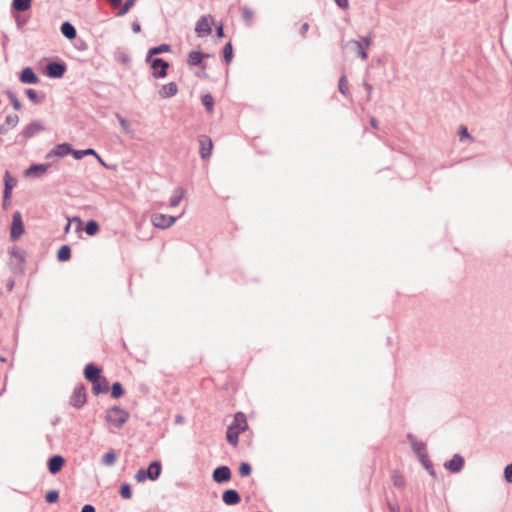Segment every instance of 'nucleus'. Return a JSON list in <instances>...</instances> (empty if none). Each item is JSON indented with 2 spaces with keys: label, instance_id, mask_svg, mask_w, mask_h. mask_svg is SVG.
Returning <instances> with one entry per match:
<instances>
[{
  "label": "nucleus",
  "instance_id": "obj_1",
  "mask_svg": "<svg viewBox=\"0 0 512 512\" xmlns=\"http://www.w3.org/2000/svg\"><path fill=\"white\" fill-rule=\"evenodd\" d=\"M105 421L113 427L120 429L130 418V414L124 408L114 405L106 410Z\"/></svg>",
  "mask_w": 512,
  "mask_h": 512
},
{
  "label": "nucleus",
  "instance_id": "obj_2",
  "mask_svg": "<svg viewBox=\"0 0 512 512\" xmlns=\"http://www.w3.org/2000/svg\"><path fill=\"white\" fill-rule=\"evenodd\" d=\"M371 45V37L361 36L358 40H349L346 43V47L351 51L355 52L358 57L363 60L368 58V48Z\"/></svg>",
  "mask_w": 512,
  "mask_h": 512
},
{
  "label": "nucleus",
  "instance_id": "obj_3",
  "mask_svg": "<svg viewBox=\"0 0 512 512\" xmlns=\"http://www.w3.org/2000/svg\"><path fill=\"white\" fill-rule=\"evenodd\" d=\"M145 62L150 65V68L152 69V76L154 78L162 79L168 75L170 64L163 58L151 57L148 59V56H146Z\"/></svg>",
  "mask_w": 512,
  "mask_h": 512
},
{
  "label": "nucleus",
  "instance_id": "obj_4",
  "mask_svg": "<svg viewBox=\"0 0 512 512\" xmlns=\"http://www.w3.org/2000/svg\"><path fill=\"white\" fill-rule=\"evenodd\" d=\"M67 71V65L64 61H49L44 68V73L48 78L60 79Z\"/></svg>",
  "mask_w": 512,
  "mask_h": 512
},
{
  "label": "nucleus",
  "instance_id": "obj_5",
  "mask_svg": "<svg viewBox=\"0 0 512 512\" xmlns=\"http://www.w3.org/2000/svg\"><path fill=\"white\" fill-rule=\"evenodd\" d=\"M87 402L86 387L83 383L77 384L69 398V404L76 408H82Z\"/></svg>",
  "mask_w": 512,
  "mask_h": 512
},
{
  "label": "nucleus",
  "instance_id": "obj_6",
  "mask_svg": "<svg viewBox=\"0 0 512 512\" xmlns=\"http://www.w3.org/2000/svg\"><path fill=\"white\" fill-rule=\"evenodd\" d=\"M25 232V227L22 215L19 211H15L12 215V222L10 226V239L12 241L18 240Z\"/></svg>",
  "mask_w": 512,
  "mask_h": 512
},
{
  "label": "nucleus",
  "instance_id": "obj_7",
  "mask_svg": "<svg viewBox=\"0 0 512 512\" xmlns=\"http://www.w3.org/2000/svg\"><path fill=\"white\" fill-rule=\"evenodd\" d=\"M178 218L177 216L155 213L152 215L151 221L156 228L167 229L174 225Z\"/></svg>",
  "mask_w": 512,
  "mask_h": 512
},
{
  "label": "nucleus",
  "instance_id": "obj_8",
  "mask_svg": "<svg viewBox=\"0 0 512 512\" xmlns=\"http://www.w3.org/2000/svg\"><path fill=\"white\" fill-rule=\"evenodd\" d=\"M213 26L216 32H223V27L221 25H215L212 16H202L196 24L195 32H212Z\"/></svg>",
  "mask_w": 512,
  "mask_h": 512
},
{
  "label": "nucleus",
  "instance_id": "obj_9",
  "mask_svg": "<svg viewBox=\"0 0 512 512\" xmlns=\"http://www.w3.org/2000/svg\"><path fill=\"white\" fill-rule=\"evenodd\" d=\"M464 465V457L459 453H455L450 460L444 462L443 467L450 473L456 474L463 470Z\"/></svg>",
  "mask_w": 512,
  "mask_h": 512
},
{
  "label": "nucleus",
  "instance_id": "obj_10",
  "mask_svg": "<svg viewBox=\"0 0 512 512\" xmlns=\"http://www.w3.org/2000/svg\"><path fill=\"white\" fill-rule=\"evenodd\" d=\"M232 478V472L229 466L220 465L217 466L212 472V479L217 484L227 483Z\"/></svg>",
  "mask_w": 512,
  "mask_h": 512
},
{
  "label": "nucleus",
  "instance_id": "obj_11",
  "mask_svg": "<svg viewBox=\"0 0 512 512\" xmlns=\"http://www.w3.org/2000/svg\"><path fill=\"white\" fill-rule=\"evenodd\" d=\"M414 453L417 455L420 463L423 465V467L428 472V474L430 476H432L434 479H436L437 478V473H436V471L434 469L432 461L429 459L428 452H427V449H426V445L421 447L420 451L414 452Z\"/></svg>",
  "mask_w": 512,
  "mask_h": 512
},
{
  "label": "nucleus",
  "instance_id": "obj_12",
  "mask_svg": "<svg viewBox=\"0 0 512 512\" xmlns=\"http://www.w3.org/2000/svg\"><path fill=\"white\" fill-rule=\"evenodd\" d=\"M72 151V144L68 142H63L60 144H57L52 148L47 154L45 155L46 159H51L53 157L57 158H64L67 155H70V152Z\"/></svg>",
  "mask_w": 512,
  "mask_h": 512
},
{
  "label": "nucleus",
  "instance_id": "obj_13",
  "mask_svg": "<svg viewBox=\"0 0 512 512\" xmlns=\"http://www.w3.org/2000/svg\"><path fill=\"white\" fill-rule=\"evenodd\" d=\"M44 130H45V127H44L43 122L40 120H34L25 126V128L21 132V135L24 138L29 139Z\"/></svg>",
  "mask_w": 512,
  "mask_h": 512
},
{
  "label": "nucleus",
  "instance_id": "obj_14",
  "mask_svg": "<svg viewBox=\"0 0 512 512\" xmlns=\"http://www.w3.org/2000/svg\"><path fill=\"white\" fill-rule=\"evenodd\" d=\"M198 141L200 145L199 153L202 159H207L211 156L213 150V142L211 138L207 135L198 136Z\"/></svg>",
  "mask_w": 512,
  "mask_h": 512
},
{
  "label": "nucleus",
  "instance_id": "obj_15",
  "mask_svg": "<svg viewBox=\"0 0 512 512\" xmlns=\"http://www.w3.org/2000/svg\"><path fill=\"white\" fill-rule=\"evenodd\" d=\"M9 254L11 257H14L18 264L14 267H11V269L14 271V272H24V268H25V260H26V253L25 251L23 250H20L18 249L17 247H12L10 250H9Z\"/></svg>",
  "mask_w": 512,
  "mask_h": 512
},
{
  "label": "nucleus",
  "instance_id": "obj_16",
  "mask_svg": "<svg viewBox=\"0 0 512 512\" xmlns=\"http://www.w3.org/2000/svg\"><path fill=\"white\" fill-rule=\"evenodd\" d=\"M84 377L87 381L95 382L97 379L102 377V368L93 362L86 364L84 371Z\"/></svg>",
  "mask_w": 512,
  "mask_h": 512
},
{
  "label": "nucleus",
  "instance_id": "obj_17",
  "mask_svg": "<svg viewBox=\"0 0 512 512\" xmlns=\"http://www.w3.org/2000/svg\"><path fill=\"white\" fill-rule=\"evenodd\" d=\"M51 166L50 163H34L31 164L24 172L27 177L39 178L43 176Z\"/></svg>",
  "mask_w": 512,
  "mask_h": 512
},
{
  "label": "nucleus",
  "instance_id": "obj_18",
  "mask_svg": "<svg viewBox=\"0 0 512 512\" xmlns=\"http://www.w3.org/2000/svg\"><path fill=\"white\" fill-rule=\"evenodd\" d=\"M19 81L23 84H38L40 82V78L33 68L27 66L20 71Z\"/></svg>",
  "mask_w": 512,
  "mask_h": 512
},
{
  "label": "nucleus",
  "instance_id": "obj_19",
  "mask_svg": "<svg viewBox=\"0 0 512 512\" xmlns=\"http://www.w3.org/2000/svg\"><path fill=\"white\" fill-rule=\"evenodd\" d=\"M65 462L66 460L62 455L55 454L51 456L47 461L48 471L52 475H56L62 470L63 466L65 465Z\"/></svg>",
  "mask_w": 512,
  "mask_h": 512
},
{
  "label": "nucleus",
  "instance_id": "obj_20",
  "mask_svg": "<svg viewBox=\"0 0 512 512\" xmlns=\"http://www.w3.org/2000/svg\"><path fill=\"white\" fill-rule=\"evenodd\" d=\"M222 501L227 506H235L241 502V495L236 489L229 488L223 491Z\"/></svg>",
  "mask_w": 512,
  "mask_h": 512
},
{
  "label": "nucleus",
  "instance_id": "obj_21",
  "mask_svg": "<svg viewBox=\"0 0 512 512\" xmlns=\"http://www.w3.org/2000/svg\"><path fill=\"white\" fill-rule=\"evenodd\" d=\"M208 57V53H204L199 50H192L188 53L187 63L192 67H199L203 64L204 59Z\"/></svg>",
  "mask_w": 512,
  "mask_h": 512
},
{
  "label": "nucleus",
  "instance_id": "obj_22",
  "mask_svg": "<svg viewBox=\"0 0 512 512\" xmlns=\"http://www.w3.org/2000/svg\"><path fill=\"white\" fill-rule=\"evenodd\" d=\"M74 48L79 52H84L88 49V43L79 34H63Z\"/></svg>",
  "mask_w": 512,
  "mask_h": 512
},
{
  "label": "nucleus",
  "instance_id": "obj_23",
  "mask_svg": "<svg viewBox=\"0 0 512 512\" xmlns=\"http://www.w3.org/2000/svg\"><path fill=\"white\" fill-rule=\"evenodd\" d=\"M92 384V392L94 395L98 396L100 394L107 393L109 390V385L107 379L105 377H101L97 379L95 382H91Z\"/></svg>",
  "mask_w": 512,
  "mask_h": 512
},
{
  "label": "nucleus",
  "instance_id": "obj_24",
  "mask_svg": "<svg viewBox=\"0 0 512 512\" xmlns=\"http://www.w3.org/2000/svg\"><path fill=\"white\" fill-rule=\"evenodd\" d=\"M178 92V85L176 84V82H169L165 85H163L161 87V89L159 90V96L161 98H171L173 96H175Z\"/></svg>",
  "mask_w": 512,
  "mask_h": 512
},
{
  "label": "nucleus",
  "instance_id": "obj_25",
  "mask_svg": "<svg viewBox=\"0 0 512 512\" xmlns=\"http://www.w3.org/2000/svg\"><path fill=\"white\" fill-rule=\"evenodd\" d=\"M146 473H150V480L155 481L157 480L162 472V464L158 460L152 461L148 467L145 469Z\"/></svg>",
  "mask_w": 512,
  "mask_h": 512
},
{
  "label": "nucleus",
  "instance_id": "obj_26",
  "mask_svg": "<svg viewBox=\"0 0 512 512\" xmlns=\"http://www.w3.org/2000/svg\"><path fill=\"white\" fill-rule=\"evenodd\" d=\"M229 426H233L240 431H245L248 428L246 415L243 412H237L234 415V419Z\"/></svg>",
  "mask_w": 512,
  "mask_h": 512
},
{
  "label": "nucleus",
  "instance_id": "obj_27",
  "mask_svg": "<svg viewBox=\"0 0 512 512\" xmlns=\"http://www.w3.org/2000/svg\"><path fill=\"white\" fill-rule=\"evenodd\" d=\"M243 431H240V429H236L233 426H228L226 431V440L227 442L232 446H237L239 442V435Z\"/></svg>",
  "mask_w": 512,
  "mask_h": 512
},
{
  "label": "nucleus",
  "instance_id": "obj_28",
  "mask_svg": "<svg viewBox=\"0 0 512 512\" xmlns=\"http://www.w3.org/2000/svg\"><path fill=\"white\" fill-rule=\"evenodd\" d=\"M171 50H172V47H171L170 44L162 43L160 45L151 47L148 50L146 56H148V59H150L151 57H155L156 55H159V54H162V53L170 52Z\"/></svg>",
  "mask_w": 512,
  "mask_h": 512
},
{
  "label": "nucleus",
  "instance_id": "obj_29",
  "mask_svg": "<svg viewBox=\"0 0 512 512\" xmlns=\"http://www.w3.org/2000/svg\"><path fill=\"white\" fill-rule=\"evenodd\" d=\"M186 194V190L183 187H177L174 189L172 196L170 197L169 204L171 207H176L182 201Z\"/></svg>",
  "mask_w": 512,
  "mask_h": 512
},
{
  "label": "nucleus",
  "instance_id": "obj_30",
  "mask_svg": "<svg viewBox=\"0 0 512 512\" xmlns=\"http://www.w3.org/2000/svg\"><path fill=\"white\" fill-rule=\"evenodd\" d=\"M17 185V180L11 176L9 171L4 174V189L3 192L8 195L12 194L13 188Z\"/></svg>",
  "mask_w": 512,
  "mask_h": 512
},
{
  "label": "nucleus",
  "instance_id": "obj_31",
  "mask_svg": "<svg viewBox=\"0 0 512 512\" xmlns=\"http://www.w3.org/2000/svg\"><path fill=\"white\" fill-rule=\"evenodd\" d=\"M233 57H234V53H233V46H232V43L231 41H228L224 47H223V50H222V58H223V62L227 65H229L232 60H233Z\"/></svg>",
  "mask_w": 512,
  "mask_h": 512
},
{
  "label": "nucleus",
  "instance_id": "obj_32",
  "mask_svg": "<svg viewBox=\"0 0 512 512\" xmlns=\"http://www.w3.org/2000/svg\"><path fill=\"white\" fill-rule=\"evenodd\" d=\"M57 260L59 262H66L71 258V247L67 244L62 245L57 251Z\"/></svg>",
  "mask_w": 512,
  "mask_h": 512
},
{
  "label": "nucleus",
  "instance_id": "obj_33",
  "mask_svg": "<svg viewBox=\"0 0 512 512\" xmlns=\"http://www.w3.org/2000/svg\"><path fill=\"white\" fill-rule=\"evenodd\" d=\"M84 230L87 235L94 236L99 232L100 225L96 220L90 219L86 222Z\"/></svg>",
  "mask_w": 512,
  "mask_h": 512
},
{
  "label": "nucleus",
  "instance_id": "obj_34",
  "mask_svg": "<svg viewBox=\"0 0 512 512\" xmlns=\"http://www.w3.org/2000/svg\"><path fill=\"white\" fill-rule=\"evenodd\" d=\"M116 461H117V454L113 449H110L101 458V463L105 466H112L116 463Z\"/></svg>",
  "mask_w": 512,
  "mask_h": 512
},
{
  "label": "nucleus",
  "instance_id": "obj_35",
  "mask_svg": "<svg viewBox=\"0 0 512 512\" xmlns=\"http://www.w3.org/2000/svg\"><path fill=\"white\" fill-rule=\"evenodd\" d=\"M111 397L114 399H119L125 394V389L123 385L116 381L110 387Z\"/></svg>",
  "mask_w": 512,
  "mask_h": 512
},
{
  "label": "nucleus",
  "instance_id": "obj_36",
  "mask_svg": "<svg viewBox=\"0 0 512 512\" xmlns=\"http://www.w3.org/2000/svg\"><path fill=\"white\" fill-rule=\"evenodd\" d=\"M338 90L339 92L345 96H350L349 88H348V81L345 74H342L338 81Z\"/></svg>",
  "mask_w": 512,
  "mask_h": 512
},
{
  "label": "nucleus",
  "instance_id": "obj_37",
  "mask_svg": "<svg viewBox=\"0 0 512 512\" xmlns=\"http://www.w3.org/2000/svg\"><path fill=\"white\" fill-rule=\"evenodd\" d=\"M201 102L203 106L205 107L207 112H212L214 108V98L210 93H206L202 95Z\"/></svg>",
  "mask_w": 512,
  "mask_h": 512
},
{
  "label": "nucleus",
  "instance_id": "obj_38",
  "mask_svg": "<svg viewBox=\"0 0 512 512\" xmlns=\"http://www.w3.org/2000/svg\"><path fill=\"white\" fill-rule=\"evenodd\" d=\"M6 96L9 99L14 110L18 111L22 108V104H21L20 100L18 99L17 95L13 91L7 90Z\"/></svg>",
  "mask_w": 512,
  "mask_h": 512
},
{
  "label": "nucleus",
  "instance_id": "obj_39",
  "mask_svg": "<svg viewBox=\"0 0 512 512\" xmlns=\"http://www.w3.org/2000/svg\"><path fill=\"white\" fill-rule=\"evenodd\" d=\"M393 485L397 488H403L405 486V478L398 471H394L391 476Z\"/></svg>",
  "mask_w": 512,
  "mask_h": 512
},
{
  "label": "nucleus",
  "instance_id": "obj_40",
  "mask_svg": "<svg viewBox=\"0 0 512 512\" xmlns=\"http://www.w3.org/2000/svg\"><path fill=\"white\" fill-rule=\"evenodd\" d=\"M406 438L409 441V443L411 444V448H412L413 452L420 451V448L423 447L424 445H426L423 442H418L416 437L412 433H408Z\"/></svg>",
  "mask_w": 512,
  "mask_h": 512
},
{
  "label": "nucleus",
  "instance_id": "obj_41",
  "mask_svg": "<svg viewBox=\"0 0 512 512\" xmlns=\"http://www.w3.org/2000/svg\"><path fill=\"white\" fill-rule=\"evenodd\" d=\"M25 94L27 98L35 105L40 104L42 99L38 96V93L33 88H28L25 90Z\"/></svg>",
  "mask_w": 512,
  "mask_h": 512
},
{
  "label": "nucleus",
  "instance_id": "obj_42",
  "mask_svg": "<svg viewBox=\"0 0 512 512\" xmlns=\"http://www.w3.org/2000/svg\"><path fill=\"white\" fill-rule=\"evenodd\" d=\"M119 493L123 499H130L132 497V487L129 483H122L119 489Z\"/></svg>",
  "mask_w": 512,
  "mask_h": 512
},
{
  "label": "nucleus",
  "instance_id": "obj_43",
  "mask_svg": "<svg viewBox=\"0 0 512 512\" xmlns=\"http://www.w3.org/2000/svg\"><path fill=\"white\" fill-rule=\"evenodd\" d=\"M31 0H13V7L17 11H25L29 9Z\"/></svg>",
  "mask_w": 512,
  "mask_h": 512
},
{
  "label": "nucleus",
  "instance_id": "obj_44",
  "mask_svg": "<svg viewBox=\"0 0 512 512\" xmlns=\"http://www.w3.org/2000/svg\"><path fill=\"white\" fill-rule=\"evenodd\" d=\"M238 471L241 477H247L252 472V466L249 462H241Z\"/></svg>",
  "mask_w": 512,
  "mask_h": 512
},
{
  "label": "nucleus",
  "instance_id": "obj_45",
  "mask_svg": "<svg viewBox=\"0 0 512 512\" xmlns=\"http://www.w3.org/2000/svg\"><path fill=\"white\" fill-rule=\"evenodd\" d=\"M45 501L49 504H53L59 501V491L58 490H49L45 494Z\"/></svg>",
  "mask_w": 512,
  "mask_h": 512
},
{
  "label": "nucleus",
  "instance_id": "obj_46",
  "mask_svg": "<svg viewBox=\"0 0 512 512\" xmlns=\"http://www.w3.org/2000/svg\"><path fill=\"white\" fill-rule=\"evenodd\" d=\"M19 122V117L17 115H7L5 118V125L9 126V129L16 127Z\"/></svg>",
  "mask_w": 512,
  "mask_h": 512
},
{
  "label": "nucleus",
  "instance_id": "obj_47",
  "mask_svg": "<svg viewBox=\"0 0 512 512\" xmlns=\"http://www.w3.org/2000/svg\"><path fill=\"white\" fill-rule=\"evenodd\" d=\"M115 59L117 62L122 63L124 65H128L131 62L130 56L125 52H119L116 54Z\"/></svg>",
  "mask_w": 512,
  "mask_h": 512
},
{
  "label": "nucleus",
  "instance_id": "obj_48",
  "mask_svg": "<svg viewBox=\"0 0 512 512\" xmlns=\"http://www.w3.org/2000/svg\"><path fill=\"white\" fill-rule=\"evenodd\" d=\"M150 473H146V470L144 468L139 469L135 474V479L137 482H143L146 479L150 480Z\"/></svg>",
  "mask_w": 512,
  "mask_h": 512
},
{
  "label": "nucleus",
  "instance_id": "obj_49",
  "mask_svg": "<svg viewBox=\"0 0 512 512\" xmlns=\"http://www.w3.org/2000/svg\"><path fill=\"white\" fill-rule=\"evenodd\" d=\"M503 476L507 483L512 484V463L505 466Z\"/></svg>",
  "mask_w": 512,
  "mask_h": 512
},
{
  "label": "nucleus",
  "instance_id": "obj_50",
  "mask_svg": "<svg viewBox=\"0 0 512 512\" xmlns=\"http://www.w3.org/2000/svg\"><path fill=\"white\" fill-rule=\"evenodd\" d=\"M116 117L119 121V124L122 128V130L126 133L130 132V123L127 119H125L124 117H122L120 114H116Z\"/></svg>",
  "mask_w": 512,
  "mask_h": 512
},
{
  "label": "nucleus",
  "instance_id": "obj_51",
  "mask_svg": "<svg viewBox=\"0 0 512 512\" xmlns=\"http://www.w3.org/2000/svg\"><path fill=\"white\" fill-rule=\"evenodd\" d=\"M135 1L136 0H126L125 4L123 5V7L118 12V15L126 14L130 10V8L135 4Z\"/></svg>",
  "mask_w": 512,
  "mask_h": 512
},
{
  "label": "nucleus",
  "instance_id": "obj_52",
  "mask_svg": "<svg viewBox=\"0 0 512 512\" xmlns=\"http://www.w3.org/2000/svg\"><path fill=\"white\" fill-rule=\"evenodd\" d=\"M362 85H363L364 89L367 91L366 100L370 101L371 100V94H372L373 86L366 79L363 80V84Z\"/></svg>",
  "mask_w": 512,
  "mask_h": 512
},
{
  "label": "nucleus",
  "instance_id": "obj_53",
  "mask_svg": "<svg viewBox=\"0 0 512 512\" xmlns=\"http://www.w3.org/2000/svg\"><path fill=\"white\" fill-rule=\"evenodd\" d=\"M460 140L463 141L465 138L471 139V135L468 132V129L465 126L460 127L459 131Z\"/></svg>",
  "mask_w": 512,
  "mask_h": 512
},
{
  "label": "nucleus",
  "instance_id": "obj_54",
  "mask_svg": "<svg viewBox=\"0 0 512 512\" xmlns=\"http://www.w3.org/2000/svg\"><path fill=\"white\" fill-rule=\"evenodd\" d=\"M70 154L74 157V159L76 160H80L82 159L84 156V149H81V150H77V149H74L72 147V151L70 152Z\"/></svg>",
  "mask_w": 512,
  "mask_h": 512
},
{
  "label": "nucleus",
  "instance_id": "obj_55",
  "mask_svg": "<svg viewBox=\"0 0 512 512\" xmlns=\"http://www.w3.org/2000/svg\"><path fill=\"white\" fill-rule=\"evenodd\" d=\"M11 196H12V194L8 193V195H6L3 192L2 207H3L4 210H6L9 207V205H10Z\"/></svg>",
  "mask_w": 512,
  "mask_h": 512
},
{
  "label": "nucleus",
  "instance_id": "obj_56",
  "mask_svg": "<svg viewBox=\"0 0 512 512\" xmlns=\"http://www.w3.org/2000/svg\"><path fill=\"white\" fill-rule=\"evenodd\" d=\"M61 32H76L75 28L69 22H64L61 26Z\"/></svg>",
  "mask_w": 512,
  "mask_h": 512
},
{
  "label": "nucleus",
  "instance_id": "obj_57",
  "mask_svg": "<svg viewBox=\"0 0 512 512\" xmlns=\"http://www.w3.org/2000/svg\"><path fill=\"white\" fill-rule=\"evenodd\" d=\"M388 509L390 512H400V507L397 503L388 502Z\"/></svg>",
  "mask_w": 512,
  "mask_h": 512
},
{
  "label": "nucleus",
  "instance_id": "obj_58",
  "mask_svg": "<svg viewBox=\"0 0 512 512\" xmlns=\"http://www.w3.org/2000/svg\"><path fill=\"white\" fill-rule=\"evenodd\" d=\"M97 155V151L93 148L84 149V156H94L96 158Z\"/></svg>",
  "mask_w": 512,
  "mask_h": 512
},
{
  "label": "nucleus",
  "instance_id": "obj_59",
  "mask_svg": "<svg viewBox=\"0 0 512 512\" xmlns=\"http://www.w3.org/2000/svg\"><path fill=\"white\" fill-rule=\"evenodd\" d=\"M81 512H96V509L93 505L91 504H85L82 509H81Z\"/></svg>",
  "mask_w": 512,
  "mask_h": 512
},
{
  "label": "nucleus",
  "instance_id": "obj_60",
  "mask_svg": "<svg viewBox=\"0 0 512 512\" xmlns=\"http://www.w3.org/2000/svg\"><path fill=\"white\" fill-rule=\"evenodd\" d=\"M96 159H97V161L99 162V164H100L101 166H103L104 168H106V169H111V168H112L111 166H109V165L104 161V159H103L99 154L96 156Z\"/></svg>",
  "mask_w": 512,
  "mask_h": 512
},
{
  "label": "nucleus",
  "instance_id": "obj_61",
  "mask_svg": "<svg viewBox=\"0 0 512 512\" xmlns=\"http://www.w3.org/2000/svg\"><path fill=\"white\" fill-rule=\"evenodd\" d=\"M335 2L337 3V5L339 7L343 8V9H346L349 6L348 0H335Z\"/></svg>",
  "mask_w": 512,
  "mask_h": 512
},
{
  "label": "nucleus",
  "instance_id": "obj_62",
  "mask_svg": "<svg viewBox=\"0 0 512 512\" xmlns=\"http://www.w3.org/2000/svg\"><path fill=\"white\" fill-rule=\"evenodd\" d=\"M74 220L77 222L76 231H81L83 222L79 217H74Z\"/></svg>",
  "mask_w": 512,
  "mask_h": 512
},
{
  "label": "nucleus",
  "instance_id": "obj_63",
  "mask_svg": "<svg viewBox=\"0 0 512 512\" xmlns=\"http://www.w3.org/2000/svg\"><path fill=\"white\" fill-rule=\"evenodd\" d=\"M9 130V126H6L5 124L0 125V135L6 134Z\"/></svg>",
  "mask_w": 512,
  "mask_h": 512
},
{
  "label": "nucleus",
  "instance_id": "obj_64",
  "mask_svg": "<svg viewBox=\"0 0 512 512\" xmlns=\"http://www.w3.org/2000/svg\"><path fill=\"white\" fill-rule=\"evenodd\" d=\"M370 125L375 129L378 128V121L375 117L370 118Z\"/></svg>",
  "mask_w": 512,
  "mask_h": 512
}]
</instances>
